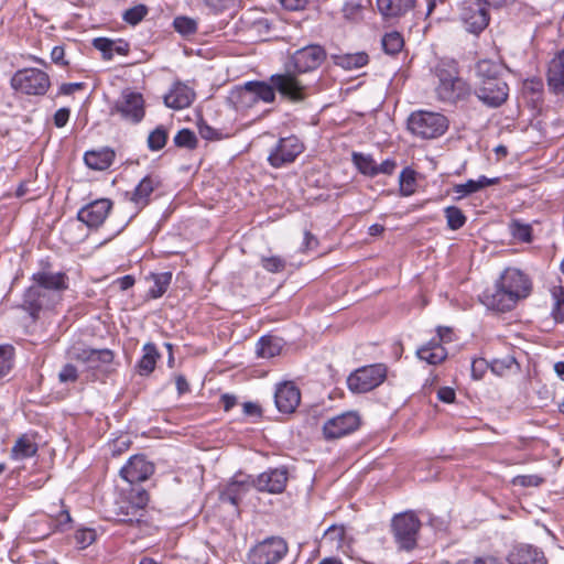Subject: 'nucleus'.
Returning a JSON list of instances; mask_svg holds the SVG:
<instances>
[{"instance_id":"nucleus-1","label":"nucleus","mask_w":564,"mask_h":564,"mask_svg":"<svg viewBox=\"0 0 564 564\" xmlns=\"http://www.w3.org/2000/svg\"><path fill=\"white\" fill-rule=\"evenodd\" d=\"M275 91L292 102H301L307 97V86L291 72L271 75L270 83L248 82L240 89L239 96L243 99L250 98L253 101L273 102Z\"/></svg>"},{"instance_id":"nucleus-2","label":"nucleus","mask_w":564,"mask_h":564,"mask_svg":"<svg viewBox=\"0 0 564 564\" xmlns=\"http://www.w3.org/2000/svg\"><path fill=\"white\" fill-rule=\"evenodd\" d=\"M435 72L438 79L435 93L440 101L455 105L469 97L471 93L470 86L459 76L456 62H441Z\"/></svg>"},{"instance_id":"nucleus-3","label":"nucleus","mask_w":564,"mask_h":564,"mask_svg":"<svg viewBox=\"0 0 564 564\" xmlns=\"http://www.w3.org/2000/svg\"><path fill=\"white\" fill-rule=\"evenodd\" d=\"M408 129L422 139H435L446 132L448 119L440 112L417 110L410 115Z\"/></svg>"},{"instance_id":"nucleus-4","label":"nucleus","mask_w":564,"mask_h":564,"mask_svg":"<svg viewBox=\"0 0 564 564\" xmlns=\"http://www.w3.org/2000/svg\"><path fill=\"white\" fill-rule=\"evenodd\" d=\"M421 521L413 511H405L393 517L391 529L398 546L411 551L416 546Z\"/></svg>"},{"instance_id":"nucleus-5","label":"nucleus","mask_w":564,"mask_h":564,"mask_svg":"<svg viewBox=\"0 0 564 564\" xmlns=\"http://www.w3.org/2000/svg\"><path fill=\"white\" fill-rule=\"evenodd\" d=\"M387 378V367L383 364L364 366L347 378V386L354 393H366L379 387Z\"/></svg>"},{"instance_id":"nucleus-6","label":"nucleus","mask_w":564,"mask_h":564,"mask_svg":"<svg viewBox=\"0 0 564 564\" xmlns=\"http://www.w3.org/2000/svg\"><path fill=\"white\" fill-rule=\"evenodd\" d=\"M12 87L25 95H44L50 88L48 75L37 68H24L18 70L12 79Z\"/></svg>"},{"instance_id":"nucleus-7","label":"nucleus","mask_w":564,"mask_h":564,"mask_svg":"<svg viewBox=\"0 0 564 564\" xmlns=\"http://www.w3.org/2000/svg\"><path fill=\"white\" fill-rule=\"evenodd\" d=\"M288 543L279 536H271L254 545L248 554L249 564H276L288 553Z\"/></svg>"},{"instance_id":"nucleus-8","label":"nucleus","mask_w":564,"mask_h":564,"mask_svg":"<svg viewBox=\"0 0 564 564\" xmlns=\"http://www.w3.org/2000/svg\"><path fill=\"white\" fill-rule=\"evenodd\" d=\"M110 113H118L123 120L134 124L141 122L145 115L143 96L140 93L124 89L110 108Z\"/></svg>"},{"instance_id":"nucleus-9","label":"nucleus","mask_w":564,"mask_h":564,"mask_svg":"<svg viewBox=\"0 0 564 564\" xmlns=\"http://www.w3.org/2000/svg\"><path fill=\"white\" fill-rule=\"evenodd\" d=\"M59 301V294L46 291L34 283L24 293L22 308L29 312L33 321H36L41 311L54 307Z\"/></svg>"},{"instance_id":"nucleus-10","label":"nucleus","mask_w":564,"mask_h":564,"mask_svg":"<svg viewBox=\"0 0 564 564\" xmlns=\"http://www.w3.org/2000/svg\"><path fill=\"white\" fill-rule=\"evenodd\" d=\"M303 151L304 144L297 137L281 138L269 153L268 162L272 167L279 169L293 163Z\"/></svg>"},{"instance_id":"nucleus-11","label":"nucleus","mask_w":564,"mask_h":564,"mask_svg":"<svg viewBox=\"0 0 564 564\" xmlns=\"http://www.w3.org/2000/svg\"><path fill=\"white\" fill-rule=\"evenodd\" d=\"M359 425L358 413L347 411L328 419L323 425V435L327 441L337 440L355 432Z\"/></svg>"},{"instance_id":"nucleus-12","label":"nucleus","mask_w":564,"mask_h":564,"mask_svg":"<svg viewBox=\"0 0 564 564\" xmlns=\"http://www.w3.org/2000/svg\"><path fill=\"white\" fill-rule=\"evenodd\" d=\"M477 98L490 108H497L503 105L509 96V86L503 77L486 82L475 86Z\"/></svg>"},{"instance_id":"nucleus-13","label":"nucleus","mask_w":564,"mask_h":564,"mask_svg":"<svg viewBox=\"0 0 564 564\" xmlns=\"http://www.w3.org/2000/svg\"><path fill=\"white\" fill-rule=\"evenodd\" d=\"M459 17L466 31L476 35L480 34L490 21L487 8L475 1L464 3Z\"/></svg>"},{"instance_id":"nucleus-14","label":"nucleus","mask_w":564,"mask_h":564,"mask_svg":"<svg viewBox=\"0 0 564 564\" xmlns=\"http://www.w3.org/2000/svg\"><path fill=\"white\" fill-rule=\"evenodd\" d=\"M289 473L286 467L281 466L276 468H270L256 478L252 477V486L261 491L269 494H281L288 484Z\"/></svg>"},{"instance_id":"nucleus-15","label":"nucleus","mask_w":564,"mask_h":564,"mask_svg":"<svg viewBox=\"0 0 564 564\" xmlns=\"http://www.w3.org/2000/svg\"><path fill=\"white\" fill-rule=\"evenodd\" d=\"M112 208V202L108 198H99L88 203L77 213V219L88 228L100 227Z\"/></svg>"},{"instance_id":"nucleus-16","label":"nucleus","mask_w":564,"mask_h":564,"mask_svg":"<svg viewBox=\"0 0 564 564\" xmlns=\"http://www.w3.org/2000/svg\"><path fill=\"white\" fill-rule=\"evenodd\" d=\"M325 58L324 47L312 44L297 50L292 56V62L299 73H307L318 68Z\"/></svg>"},{"instance_id":"nucleus-17","label":"nucleus","mask_w":564,"mask_h":564,"mask_svg":"<svg viewBox=\"0 0 564 564\" xmlns=\"http://www.w3.org/2000/svg\"><path fill=\"white\" fill-rule=\"evenodd\" d=\"M154 473V464L142 454L133 455L121 467L120 476L130 484L141 482L150 478Z\"/></svg>"},{"instance_id":"nucleus-18","label":"nucleus","mask_w":564,"mask_h":564,"mask_svg":"<svg viewBox=\"0 0 564 564\" xmlns=\"http://www.w3.org/2000/svg\"><path fill=\"white\" fill-rule=\"evenodd\" d=\"M499 282L516 300L527 297L531 291L530 280L518 269H507Z\"/></svg>"},{"instance_id":"nucleus-19","label":"nucleus","mask_w":564,"mask_h":564,"mask_svg":"<svg viewBox=\"0 0 564 564\" xmlns=\"http://www.w3.org/2000/svg\"><path fill=\"white\" fill-rule=\"evenodd\" d=\"M481 301L488 308L499 312L510 311L518 302L499 281L494 289H487L482 293Z\"/></svg>"},{"instance_id":"nucleus-20","label":"nucleus","mask_w":564,"mask_h":564,"mask_svg":"<svg viewBox=\"0 0 564 564\" xmlns=\"http://www.w3.org/2000/svg\"><path fill=\"white\" fill-rule=\"evenodd\" d=\"M274 402L281 413L291 414L301 402V392L292 382L281 383L275 390Z\"/></svg>"},{"instance_id":"nucleus-21","label":"nucleus","mask_w":564,"mask_h":564,"mask_svg":"<svg viewBox=\"0 0 564 564\" xmlns=\"http://www.w3.org/2000/svg\"><path fill=\"white\" fill-rule=\"evenodd\" d=\"M546 84L552 94L564 95V48L549 62Z\"/></svg>"},{"instance_id":"nucleus-22","label":"nucleus","mask_w":564,"mask_h":564,"mask_svg":"<svg viewBox=\"0 0 564 564\" xmlns=\"http://www.w3.org/2000/svg\"><path fill=\"white\" fill-rule=\"evenodd\" d=\"M376 4L384 21H397L415 8L416 0H377Z\"/></svg>"},{"instance_id":"nucleus-23","label":"nucleus","mask_w":564,"mask_h":564,"mask_svg":"<svg viewBox=\"0 0 564 564\" xmlns=\"http://www.w3.org/2000/svg\"><path fill=\"white\" fill-rule=\"evenodd\" d=\"M32 280L40 288L59 295L62 291L68 288V279L64 272H52L46 268L34 273Z\"/></svg>"},{"instance_id":"nucleus-24","label":"nucleus","mask_w":564,"mask_h":564,"mask_svg":"<svg viewBox=\"0 0 564 564\" xmlns=\"http://www.w3.org/2000/svg\"><path fill=\"white\" fill-rule=\"evenodd\" d=\"M195 99L194 90L183 83H175L164 96V104L172 109H184L191 106Z\"/></svg>"},{"instance_id":"nucleus-25","label":"nucleus","mask_w":564,"mask_h":564,"mask_svg":"<svg viewBox=\"0 0 564 564\" xmlns=\"http://www.w3.org/2000/svg\"><path fill=\"white\" fill-rule=\"evenodd\" d=\"M509 564H546L544 553L530 544H519L508 555Z\"/></svg>"},{"instance_id":"nucleus-26","label":"nucleus","mask_w":564,"mask_h":564,"mask_svg":"<svg viewBox=\"0 0 564 564\" xmlns=\"http://www.w3.org/2000/svg\"><path fill=\"white\" fill-rule=\"evenodd\" d=\"M160 185V178L153 175H147L139 182L130 197V200L138 210H141L149 204L151 194Z\"/></svg>"},{"instance_id":"nucleus-27","label":"nucleus","mask_w":564,"mask_h":564,"mask_svg":"<svg viewBox=\"0 0 564 564\" xmlns=\"http://www.w3.org/2000/svg\"><path fill=\"white\" fill-rule=\"evenodd\" d=\"M251 476H248L247 479L238 480L234 479L230 481L227 487L220 492V500L223 502H229L234 506H238L243 496L249 491L252 486Z\"/></svg>"},{"instance_id":"nucleus-28","label":"nucleus","mask_w":564,"mask_h":564,"mask_svg":"<svg viewBox=\"0 0 564 564\" xmlns=\"http://www.w3.org/2000/svg\"><path fill=\"white\" fill-rule=\"evenodd\" d=\"M115 156V151L106 147L99 150L87 151L84 154V161L89 169L95 171H104L112 164Z\"/></svg>"},{"instance_id":"nucleus-29","label":"nucleus","mask_w":564,"mask_h":564,"mask_svg":"<svg viewBox=\"0 0 564 564\" xmlns=\"http://www.w3.org/2000/svg\"><path fill=\"white\" fill-rule=\"evenodd\" d=\"M503 66L499 62L491 59H480L475 65L476 85L486 84V82L495 80L502 77Z\"/></svg>"},{"instance_id":"nucleus-30","label":"nucleus","mask_w":564,"mask_h":564,"mask_svg":"<svg viewBox=\"0 0 564 564\" xmlns=\"http://www.w3.org/2000/svg\"><path fill=\"white\" fill-rule=\"evenodd\" d=\"M93 46L100 51L104 59L110 61L115 54L127 55L129 52V44L123 40H110L107 37H96L93 40Z\"/></svg>"},{"instance_id":"nucleus-31","label":"nucleus","mask_w":564,"mask_h":564,"mask_svg":"<svg viewBox=\"0 0 564 564\" xmlns=\"http://www.w3.org/2000/svg\"><path fill=\"white\" fill-rule=\"evenodd\" d=\"M330 59L336 66L346 70H352L366 66L369 62V56L366 52L338 53L332 54Z\"/></svg>"},{"instance_id":"nucleus-32","label":"nucleus","mask_w":564,"mask_h":564,"mask_svg":"<svg viewBox=\"0 0 564 564\" xmlns=\"http://www.w3.org/2000/svg\"><path fill=\"white\" fill-rule=\"evenodd\" d=\"M143 355L137 362L135 369L140 376H149L155 369L160 354L153 343H147L142 348Z\"/></svg>"},{"instance_id":"nucleus-33","label":"nucleus","mask_w":564,"mask_h":564,"mask_svg":"<svg viewBox=\"0 0 564 564\" xmlns=\"http://www.w3.org/2000/svg\"><path fill=\"white\" fill-rule=\"evenodd\" d=\"M416 355L421 360H425L430 365H438L446 359L447 351L438 341L432 339L429 344L417 349Z\"/></svg>"},{"instance_id":"nucleus-34","label":"nucleus","mask_w":564,"mask_h":564,"mask_svg":"<svg viewBox=\"0 0 564 564\" xmlns=\"http://www.w3.org/2000/svg\"><path fill=\"white\" fill-rule=\"evenodd\" d=\"M282 340L274 336H262L256 348L257 356L260 358H273L281 352Z\"/></svg>"},{"instance_id":"nucleus-35","label":"nucleus","mask_w":564,"mask_h":564,"mask_svg":"<svg viewBox=\"0 0 564 564\" xmlns=\"http://www.w3.org/2000/svg\"><path fill=\"white\" fill-rule=\"evenodd\" d=\"M115 513L118 522L129 524L134 522L139 523L142 518L137 508L130 503L129 499L126 497L117 502V509Z\"/></svg>"},{"instance_id":"nucleus-36","label":"nucleus","mask_w":564,"mask_h":564,"mask_svg":"<svg viewBox=\"0 0 564 564\" xmlns=\"http://www.w3.org/2000/svg\"><path fill=\"white\" fill-rule=\"evenodd\" d=\"M37 452V445L26 435L20 436L11 448L13 459H25L32 457Z\"/></svg>"},{"instance_id":"nucleus-37","label":"nucleus","mask_w":564,"mask_h":564,"mask_svg":"<svg viewBox=\"0 0 564 564\" xmlns=\"http://www.w3.org/2000/svg\"><path fill=\"white\" fill-rule=\"evenodd\" d=\"M149 279L153 281V285L148 291V297L159 299L169 289L172 281V272L151 273Z\"/></svg>"},{"instance_id":"nucleus-38","label":"nucleus","mask_w":564,"mask_h":564,"mask_svg":"<svg viewBox=\"0 0 564 564\" xmlns=\"http://www.w3.org/2000/svg\"><path fill=\"white\" fill-rule=\"evenodd\" d=\"M351 160L357 170L369 177L377 176V163L370 154L352 152Z\"/></svg>"},{"instance_id":"nucleus-39","label":"nucleus","mask_w":564,"mask_h":564,"mask_svg":"<svg viewBox=\"0 0 564 564\" xmlns=\"http://www.w3.org/2000/svg\"><path fill=\"white\" fill-rule=\"evenodd\" d=\"M381 44L387 54L395 55L402 50L404 41L399 32L392 31L383 35Z\"/></svg>"},{"instance_id":"nucleus-40","label":"nucleus","mask_w":564,"mask_h":564,"mask_svg":"<svg viewBox=\"0 0 564 564\" xmlns=\"http://www.w3.org/2000/svg\"><path fill=\"white\" fill-rule=\"evenodd\" d=\"M444 215L446 218L447 227L451 230L460 229L467 221V218L464 215L463 210L457 206H447L446 208H444Z\"/></svg>"},{"instance_id":"nucleus-41","label":"nucleus","mask_w":564,"mask_h":564,"mask_svg":"<svg viewBox=\"0 0 564 564\" xmlns=\"http://www.w3.org/2000/svg\"><path fill=\"white\" fill-rule=\"evenodd\" d=\"M197 21L193 18L178 15L173 20L174 30L182 36H191L197 32Z\"/></svg>"},{"instance_id":"nucleus-42","label":"nucleus","mask_w":564,"mask_h":564,"mask_svg":"<svg viewBox=\"0 0 564 564\" xmlns=\"http://www.w3.org/2000/svg\"><path fill=\"white\" fill-rule=\"evenodd\" d=\"M126 498L129 499L130 503H132L137 508L141 517H143V510L145 509L150 500L148 491L140 487L132 488L128 492Z\"/></svg>"},{"instance_id":"nucleus-43","label":"nucleus","mask_w":564,"mask_h":564,"mask_svg":"<svg viewBox=\"0 0 564 564\" xmlns=\"http://www.w3.org/2000/svg\"><path fill=\"white\" fill-rule=\"evenodd\" d=\"M167 141V131L163 126L156 127L148 137V148L151 151L162 150Z\"/></svg>"},{"instance_id":"nucleus-44","label":"nucleus","mask_w":564,"mask_h":564,"mask_svg":"<svg viewBox=\"0 0 564 564\" xmlns=\"http://www.w3.org/2000/svg\"><path fill=\"white\" fill-rule=\"evenodd\" d=\"M115 354L108 348L93 349L90 369H99L104 366L112 364Z\"/></svg>"},{"instance_id":"nucleus-45","label":"nucleus","mask_w":564,"mask_h":564,"mask_svg":"<svg viewBox=\"0 0 564 564\" xmlns=\"http://www.w3.org/2000/svg\"><path fill=\"white\" fill-rule=\"evenodd\" d=\"M509 227L514 239L521 242H530L532 240L531 225L520 223L519 220H512Z\"/></svg>"},{"instance_id":"nucleus-46","label":"nucleus","mask_w":564,"mask_h":564,"mask_svg":"<svg viewBox=\"0 0 564 564\" xmlns=\"http://www.w3.org/2000/svg\"><path fill=\"white\" fill-rule=\"evenodd\" d=\"M174 143L178 148L193 150L197 147V138L192 130L182 129L174 137Z\"/></svg>"},{"instance_id":"nucleus-47","label":"nucleus","mask_w":564,"mask_h":564,"mask_svg":"<svg viewBox=\"0 0 564 564\" xmlns=\"http://www.w3.org/2000/svg\"><path fill=\"white\" fill-rule=\"evenodd\" d=\"M343 17L347 21H358L361 19L362 6L355 0H346L341 8Z\"/></svg>"},{"instance_id":"nucleus-48","label":"nucleus","mask_w":564,"mask_h":564,"mask_svg":"<svg viewBox=\"0 0 564 564\" xmlns=\"http://www.w3.org/2000/svg\"><path fill=\"white\" fill-rule=\"evenodd\" d=\"M346 530L344 525H330L324 534V539L333 543L337 549L343 547Z\"/></svg>"},{"instance_id":"nucleus-49","label":"nucleus","mask_w":564,"mask_h":564,"mask_svg":"<svg viewBox=\"0 0 564 564\" xmlns=\"http://www.w3.org/2000/svg\"><path fill=\"white\" fill-rule=\"evenodd\" d=\"M148 14V8L144 4H138L134 6L128 10L124 11L122 18L123 20L131 24L137 25L139 22H141L144 17Z\"/></svg>"},{"instance_id":"nucleus-50","label":"nucleus","mask_w":564,"mask_h":564,"mask_svg":"<svg viewBox=\"0 0 564 564\" xmlns=\"http://www.w3.org/2000/svg\"><path fill=\"white\" fill-rule=\"evenodd\" d=\"M13 364V347L0 346V378L9 373Z\"/></svg>"},{"instance_id":"nucleus-51","label":"nucleus","mask_w":564,"mask_h":564,"mask_svg":"<svg viewBox=\"0 0 564 564\" xmlns=\"http://www.w3.org/2000/svg\"><path fill=\"white\" fill-rule=\"evenodd\" d=\"M262 267L271 273H279L285 269L286 261L279 256L262 257Z\"/></svg>"},{"instance_id":"nucleus-52","label":"nucleus","mask_w":564,"mask_h":564,"mask_svg":"<svg viewBox=\"0 0 564 564\" xmlns=\"http://www.w3.org/2000/svg\"><path fill=\"white\" fill-rule=\"evenodd\" d=\"M555 304L552 311V315L557 323H564V288H560L556 292H553Z\"/></svg>"},{"instance_id":"nucleus-53","label":"nucleus","mask_w":564,"mask_h":564,"mask_svg":"<svg viewBox=\"0 0 564 564\" xmlns=\"http://www.w3.org/2000/svg\"><path fill=\"white\" fill-rule=\"evenodd\" d=\"M453 192L458 194V196L455 199L459 200L468 195L479 192V189H478V185L476 184L475 180H468L464 184L454 185Z\"/></svg>"},{"instance_id":"nucleus-54","label":"nucleus","mask_w":564,"mask_h":564,"mask_svg":"<svg viewBox=\"0 0 564 564\" xmlns=\"http://www.w3.org/2000/svg\"><path fill=\"white\" fill-rule=\"evenodd\" d=\"M198 132L200 134V137L205 140H209V141H215V140H220L223 134L219 130L213 128L212 126H209L208 123H206L205 121H199L198 124Z\"/></svg>"},{"instance_id":"nucleus-55","label":"nucleus","mask_w":564,"mask_h":564,"mask_svg":"<svg viewBox=\"0 0 564 564\" xmlns=\"http://www.w3.org/2000/svg\"><path fill=\"white\" fill-rule=\"evenodd\" d=\"M96 539V533L91 529H82L75 533L76 543L80 549L89 546Z\"/></svg>"},{"instance_id":"nucleus-56","label":"nucleus","mask_w":564,"mask_h":564,"mask_svg":"<svg viewBox=\"0 0 564 564\" xmlns=\"http://www.w3.org/2000/svg\"><path fill=\"white\" fill-rule=\"evenodd\" d=\"M544 479L538 475H519L513 478L512 484L522 487H538Z\"/></svg>"},{"instance_id":"nucleus-57","label":"nucleus","mask_w":564,"mask_h":564,"mask_svg":"<svg viewBox=\"0 0 564 564\" xmlns=\"http://www.w3.org/2000/svg\"><path fill=\"white\" fill-rule=\"evenodd\" d=\"M61 382H75L78 379V372L74 365L66 364L58 373Z\"/></svg>"},{"instance_id":"nucleus-58","label":"nucleus","mask_w":564,"mask_h":564,"mask_svg":"<svg viewBox=\"0 0 564 564\" xmlns=\"http://www.w3.org/2000/svg\"><path fill=\"white\" fill-rule=\"evenodd\" d=\"M93 348H74L72 351V358L76 361L87 365L91 364Z\"/></svg>"},{"instance_id":"nucleus-59","label":"nucleus","mask_w":564,"mask_h":564,"mask_svg":"<svg viewBox=\"0 0 564 564\" xmlns=\"http://www.w3.org/2000/svg\"><path fill=\"white\" fill-rule=\"evenodd\" d=\"M516 365V359L512 356H507L502 359H495L491 362V369L495 372L501 373L506 369H510Z\"/></svg>"},{"instance_id":"nucleus-60","label":"nucleus","mask_w":564,"mask_h":564,"mask_svg":"<svg viewBox=\"0 0 564 564\" xmlns=\"http://www.w3.org/2000/svg\"><path fill=\"white\" fill-rule=\"evenodd\" d=\"M447 564H501V563L494 556H479V557H474V558H463V560H458L454 563H447Z\"/></svg>"},{"instance_id":"nucleus-61","label":"nucleus","mask_w":564,"mask_h":564,"mask_svg":"<svg viewBox=\"0 0 564 564\" xmlns=\"http://www.w3.org/2000/svg\"><path fill=\"white\" fill-rule=\"evenodd\" d=\"M53 63L59 66H68L69 62L65 59V48L62 45L54 46L51 52Z\"/></svg>"},{"instance_id":"nucleus-62","label":"nucleus","mask_w":564,"mask_h":564,"mask_svg":"<svg viewBox=\"0 0 564 564\" xmlns=\"http://www.w3.org/2000/svg\"><path fill=\"white\" fill-rule=\"evenodd\" d=\"M69 115H70V111L68 108H59L55 113H54V124L57 127V128H63L66 126V123L68 122V119H69Z\"/></svg>"},{"instance_id":"nucleus-63","label":"nucleus","mask_w":564,"mask_h":564,"mask_svg":"<svg viewBox=\"0 0 564 564\" xmlns=\"http://www.w3.org/2000/svg\"><path fill=\"white\" fill-rule=\"evenodd\" d=\"M455 390L451 387H442L437 391V398L444 403H452L455 401Z\"/></svg>"},{"instance_id":"nucleus-64","label":"nucleus","mask_w":564,"mask_h":564,"mask_svg":"<svg viewBox=\"0 0 564 564\" xmlns=\"http://www.w3.org/2000/svg\"><path fill=\"white\" fill-rule=\"evenodd\" d=\"M397 169V163L394 160L387 159L381 164H377V175L379 174H386L391 175L393 174L394 170Z\"/></svg>"}]
</instances>
